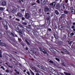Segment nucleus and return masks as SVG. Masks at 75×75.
Here are the masks:
<instances>
[{"label":"nucleus","instance_id":"1","mask_svg":"<svg viewBox=\"0 0 75 75\" xmlns=\"http://www.w3.org/2000/svg\"><path fill=\"white\" fill-rule=\"evenodd\" d=\"M18 28H16V31L19 33V35H21V34H23V33L25 31L24 27L21 25H18Z\"/></svg>","mask_w":75,"mask_h":75},{"label":"nucleus","instance_id":"2","mask_svg":"<svg viewBox=\"0 0 75 75\" xmlns=\"http://www.w3.org/2000/svg\"><path fill=\"white\" fill-rule=\"evenodd\" d=\"M61 52L63 54H69V52L67 50L65 49H62V51H61Z\"/></svg>","mask_w":75,"mask_h":75},{"label":"nucleus","instance_id":"3","mask_svg":"<svg viewBox=\"0 0 75 75\" xmlns=\"http://www.w3.org/2000/svg\"><path fill=\"white\" fill-rule=\"evenodd\" d=\"M7 40H8L9 42H10L11 44H14V41L11 39V38L9 37H7Z\"/></svg>","mask_w":75,"mask_h":75},{"label":"nucleus","instance_id":"4","mask_svg":"<svg viewBox=\"0 0 75 75\" xmlns=\"http://www.w3.org/2000/svg\"><path fill=\"white\" fill-rule=\"evenodd\" d=\"M7 40H8L9 42H10L11 44H14V41L11 39V38L9 37H7Z\"/></svg>","mask_w":75,"mask_h":75},{"label":"nucleus","instance_id":"5","mask_svg":"<svg viewBox=\"0 0 75 75\" xmlns=\"http://www.w3.org/2000/svg\"><path fill=\"white\" fill-rule=\"evenodd\" d=\"M55 43L57 44L58 45H61L62 43V42L61 40H56L55 41Z\"/></svg>","mask_w":75,"mask_h":75},{"label":"nucleus","instance_id":"6","mask_svg":"<svg viewBox=\"0 0 75 75\" xmlns=\"http://www.w3.org/2000/svg\"><path fill=\"white\" fill-rule=\"evenodd\" d=\"M56 33H54V38L55 39H58L59 36H58V32H56Z\"/></svg>","mask_w":75,"mask_h":75},{"label":"nucleus","instance_id":"7","mask_svg":"<svg viewBox=\"0 0 75 75\" xmlns=\"http://www.w3.org/2000/svg\"><path fill=\"white\" fill-rule=\"evenodd\" d=\"M25 17L26 19H28V18H30V16L29 13H25Z\"/></svg>","mask_w":75,"mask_h":75},{"label":"nucleus","instance_id":"8","mask_svg":"<svg viewBox=\"0 0 75 75\" xmlns=\"http://www.w3.org/2000/svg\"><path fill=\"white\" fill-rule=\"evenodd\" d=\"M72 25H71V28L72 29H73V30L74 31H75V22H73Z\"/></svg>","mask_w":75,"mask_h":75},{"label":"nucleus","instance_id":"9","mask_svg":"<svg viewBox=\"0 0 75 75\" xmlns=\"http://www.w3.org/2000/svg\"><path fill=\"white\" fill-rule=\"evenodd\" d=\"M55 2H53L50 4V6H52L53 7H54H54H55Z\"/></svg>","mask_w":75,"mask_h":75},{"label":"nucleus","instance_id":"10","mask_svg":"<svg viewBox=\"0 0 75 75\" xmlns=\"http://www.w3.org/2000/svg\"><path fill=\"white\" fill-rule=\"evenodd\" d=\"M61 6H62L63 8V9H65L66 8H67V6L64 4L62 3L61 4Z\"/></svg>","mask_w":75,"mask_h":75},{"label":"nucleus","instance_id":"11","mask_svg":"<svg viewBox=\"0 0 75 75\" xmlns=\"http://www.w3.org/2000/svg\"><path fill=\"white\" fill-rule=\"evenodd\" d=\"M36 67L39 68L40 69H42V70H45V68H44L42 67V66H40L39 65H36Z\"/></svg>","mask_w":75,"mask_h":75},{"label":"nucleus","instance_id":"12","mask_svg":"<svg viewBox=\"0 0 75 75\" xmlns=\"http://www.w3.org/2000/svg\"><path fill=\"white\" fill-rule=\"evenodd\" d=\"M50 50V51H51V52H52L53 54H54L55 55L57 54V52H56L53 49H52V48H49Z\"/></svg>","mask_w":75,"mask_h":75},{"label":"nucleus","instance_id":"13","mask_svg":"<svg viewBox=\"0 0 75 75\" xmlns=\"http://www.w3.org/2000/svg\"><path fill=\"white\" fill-rule=\"evenodd\" d=\"M9 36L10 37H11V38H14V37H15L14 33H11V34H10Z\"/></svg>","mask_w":75,"mask_h":75},{"label":"nucleus","instance_id":"14","mask_svg":"<svg viewBox=\"0 0 75 75\" xmlns=\"http://www.w3.org/2000/svg\"><path fill=\"white\" fill-rule=\"evenodd\" d=\"M17 15L19 17H23V15H22V13H21L18 12L17 13Z\"/></svg>","mask_w":75,"mask_h":75},{"label":"nucleus","instance_id":"15","mask_svg":"<svg viewBox=\"0 0 75 75\" xmlns=\"http://www.w3.org/2000/svg\"><path fill=\"white\" fill-rule=\"evenodd\" d=\"M17 10V8H14L11 11V13H12L13 14H14V13H16V11Z\"/></svg>","mask_w":75,"mask_h":75},{"label":"nucleus","instance_id":"16","mask_svg":"<svg viewBox=\"0 0 75 75\" xmlns=\"http://www.w3.org/2000/svg\"><path fill=\"white\" fill-rule=\"evenodd\" d=\"M45 11H48L50 10V8L48 7H46L45 8Z\"/></svg>","mask_w":75,"mask_h":75},{"label":"nucleus","instance_id":"17","mask_svg":"<svg viewBox=\"0 0 75 75\" xmlns=\"http://www.w3.org/2000/svg\"><path fill=\"white\" fill-rule=\"evenodd\" d=\"M35 48H33V51H32L31 50H30V54H34V51H35Z\"/></svg>","mask_w":75,"mask_h":75},{"label":"nucleus","instance_id":"18","mask_svg":"<svg viewBox=\"0 0 75 75\" xmlns=\"http://www.w3.org/2000/svg\"><path fill=\"white\" fill-rule=\"evenodd\" d=\"M74 35V33L73 32H72L70 34L69 33L68 36L69 37H71L72 36H73V35Z\"/></svg>","mask_w":75,"mask_h":75},{"label":"nucleus","instance_id":"19","mask_svg":"<svg viewBox=\"0 0 75 75\" xmlns=\"http://www.w3.org/2000/svg\"><path fill=\"white\" fill-rule=\"evenodd\" d=\"M48 69L49 70H50V72H52L53 71H54V69H53L51 67H49Z\"/></svg>","mask_w":75,"mask_h":75},{"label":"nucleus","instance_id":"20","mask_svg":"<svg viewBox=\"0 0 75 75\" xmlns=\"http://www.w3.org/2000/svg\"><path fill=\"white\" fill-rule=\"evenodd\" d=\"M65 14H63L62 15V16H60L59 18L60 19H62L63 18L65 17Z\"/></svg>","mask_w":75,"mask_h":75},{"label":"nucleus","instance_id":"21","mask_svg":"<svg viewBox=\"0 0 75 75\" xmlns=\"http://www.w3.org/2000/svg\"><path fill=\"white\" fill-rule=\"evenodd\" d=\"M41 2L42 4H45V0H41Z\"/></svg>","mask_w":75,"mask_h":75},{"label":"nucleus","instance_id":"22","mask_svg":"<svg viewBox=\"0 0 75 75\" xmlns=\"http://www.w3.org/2000/svg\"><path fill=\"white\" fill-rule=\"evenodd\" d=\"M34 69L35 70V72H38V73H40V71H39L38 70H37L34 67Z\"/></svg>","mask_w":75,"mask_h":75},{"label":"nucleus","instance_id":"23","mask_svg":"<svg viewBox=\"0 0 75 75\" xmlns=\"http://www.w3.org/2000/svg\"><path fill=\"white\" fill-rule=\"evenodd\" d=\"M6 3H7L6 2L4 1L2 2L1 4L2 6H6Z\"/></svg>","mask_w":75,"mask_h":75},{"label":"nucleus","instance_id":"24","mask_svg":"<svg viewBox=\"0 0 75 75\" xmlns=\"http://www.w3.org/2000/svg\"><path fill=\"white\" fill-rule=\"evenodd\" d=\"M55 8L57 9L59 8V5L58 4H56L55 6Z\"/></svg>","mask_w":75,"mask_h":75},{"label":"nucleus","instance_id":"25","mask_svg":"<svg viewBox=\"0 0 75 75\" xmlns=\"http://www.w3.org/2000/svg\"><path fill=\"white\" fill-rule=\"evenodd\" d=\"M59 28L60 30H62V28H63V26L62 25H60L59 27Z\"/></svg>","mask_w":75,"mask_h":75},{"label":"nucleus","instance_id":"26","mask_svg":"<svg viewBox=\"0 0 75 75\" xmlns=\"http://www.w3.org/2000/svg\"><path fill=\"white\" fill-rule=\"evenodd\" d=\"M64 74L66 75H71V74L70 73L68 72H64Z\"/></svg>","mask_w":75,"mask_h":75},{"label":"nucleus","instance_id":"27","mask_svg":"<svg viewBox=\"0 0 75 75\" xmlns=\"http://www.w3.org/2000/svg\"><path fill=\"white\" fill-rule=\"evenodd\" d=\"M3 24H4V26L6 25H7V23L6 22V21H4L3 22Z\"/></svg>","mask_w":75,"mask_h":75},{"label":"nucleus","instance_id":"28","mask_svg":"<svg viewBox=\"0 0 75 75\" xmlns=\"http://www.w3.org/2000/svg\"><path fill=\"white\" fill-rule=\"evenodd\" d=\"M25 41H26V42L27 43V44L28 45H30V43L27 41V40L26 39H25Z\"/></svg>","mask_w":75,"mask_h":75},{"label":"nucleus","instance_id":"29","mask_svg":"<svg viewBox=\"0 0 75 75\" xmlns=\"http://www.w3.org/2000/svg\"><path fill=\"white\" fill-rule=\"evenodd\" d=\"M55 13L56 14V15H59V12H58V11L57 10H55Z\"/></svg>","mask_w":75,"mask_h":75},{"label":"nucleus","instance_id":"30","mask_svg":"<svg viewBox=\"0 0 75 75\" xmlns=\"http://www.w3.org/2000/svg\"><path fill=\"white\" fill-rule=\"evenodd\" d=\"M64 13L65 14H68V13H69V12H68V11H64Z\"/></svg>","mask_w":75,"mask_h":75},{"label":"nucleus","instance_id":"31","mask_svg":"<svg viewBox=\"0 0 75 75\" xmlns=\"http://www.w3.org/2000/svg\"><path fill=\"white\" fill-rule=\"evenodd\" d=\"M20 44L23 47H24V42L23 41H22V42H21Z\"/></svg>","mask_w":75,"mask_h":75},{"label":"nucleus","instance_id":"32","mask_svg":"<svg viewBox=\"0 0 75 75\" xmlns=\"http://www.w3.org/2000/svg\"><path fill=\"white\" fill-rule=\"evenodd\" d=\"M42 51H43V53H44V54H47V51L45 50L44 49L42 50Z\"/></svg>","mask_w":75,"mask_h":75},{"label":"nucleus","instance_id":"33","mask_svg":"<svg viewBox=\"0 0 75 75\" xmlns=\"http://www.w3.org/2000/svg\"><path fill=\"white\" fill-rule=\"evenodd\" d=\"M66 38H67V35H64L63 38V40H65Z\"/></svg>","mask_w":75,"mask_h":75},{"label":"nucleus","instance_id":"34","mask_svg":"<svg viewBox=\"0 0 75 75\" xmlns=\"http://www.w3.org/2000/svg\"><path fill=\"white\" fill-rule=\"evenodd\" d=\"M71 13L72 14H74L75 13V10L73 9L71 10Z\"/></svg>","mask_w":75,"mask_h":75},{"label":"nucleus","instance_id":"35","mask_svg":"<svg viewBox=\"0 0 75 75\" xmlns=\"http://www.w3.org/2000/svg\"><path fill=\"white\" fill-rule=\"evenodd\" d=\"M29 71H30V72L31 73V74H32V75H34V72H33L32 71H31V69H30Z\"/></svg>","mask_w":75,"mask_h":75},{"label":"nucleus","instance_id":"36","mask_svg":"<svg viewBox=\"0 0 75 75\" xmlns=\"http://www.w3.org/2000/svg\"><path fill=\"white\" fill-rule=\"evenodd\" d=\"M1 45H2V46H6V44H5V43H1Z\"/></svg>","mask_w":75,"mask_h":75},{"label":"nucleus","instance_id":"37","mask_svg":"<svg viewBox=\"0 0 75 75\" xmlns=\"http://www.w3.org/2000/svg\"><path fill=\"white\" fill-rule=\"evenodd\" d=\"M22 24H23V25H27V23L25 22H22Z\"/></svg>","mask_w":75,"mask_h":75},{"label":"nucleus","instance_id":"38","mask_svg":"<svg viewBox=\"0 0 75 75\" xmlns=\"http://www.w3.org/2000/svg\"><path fill=\"white\" fill-rule=\"evenodd\" d=\"M4 28H5L6 30H8V27H7V25H5V26H4Z\"/></svg>","mask_w":75,"mask_h":75},{"label":"nucleus","instance_id":"39","mask_svg":"<svg viewBox=\"0 0 75 75\" xmlns=\"http://www.w3.org/2000/svg\"><path fill=\"white\" fill-rule=\"evenodd\" d=\"M18 40L19 42H21L22 41V40H21V39L19 38H18Z\"/></svg>","mask_w":75,"mask_h":75},{"label":"nucleus","instance_id":"40","mask_svg":"<svg viewBox=\"0 0 75 75\" xmlns=\"http://www.w3.org/2000/svg\"><path fill=\"white\" fill-rule=\"evenodd\" d=\"M67 30L68 31H69L71 30V28H70V27H67Z\"/></svg>","mask_w":75,"mask_h":75},{"label":"nucleus","instance_id":"41","mask_svg":"<svg viewBox=\"0 0 75 75\" xmlns=\"http://www.w3.org/2000/svg\"><path fill=\"white\" fill-rule=\"evenodd\" d=\"M54 29L55 30H58V28H57V25H55L54 26Z\"/></svg>","mask_w":75,"mask_h":75},{"label":"nucleus","instance_id":"42","mask_svg":"<svg viewBox=\"0 0 75 75\" xmlns=\"http://www.w3.org/2000/svg\"><path fill=\"white\" fill-rule=\"evenodd\" d=\"M47 23L48 24V25H50V21H47Z\"/></svg>","mask_w":75,"mask_h":75},{"label":"nucleus","instance_id":"43","mask_svg":"<svg viewBox=\"0 0 75 75\" xmlns=\"http://www.w3.org/2000/svg\"><path fill=\"white\" fill-rule=\"evenodd\" d=\"M49 62H50L51 64H54V62L51 60L49 61Z\"/></svg>","mask_w":75,"mask_h":75},{"label":"nucleus","instance_id":"44","mask_svg":"<svg viewBox=\"0 0 75 75\" xmlns=\"http://www.w3.org/2000/svg\"><path fill=\"white\" fill-rule=\"evenodd\" d=\"M55 59L57 61H58L59 62H60V60H59V59H58L57 57L55 58Z\"/></svg>","mask_w":75,"mask_h":75},{"label":"nucleus","instance_id":"45","mask_svg":"<svg viewBox=\"0 0 75 75\" xmlns=\"http://www.w3.org/2000/svg\"><path fill=\"white\" fill-rule=\"evenodd\" d=\"M15 20H16V21H20V19L17 18H16Z\"/></svg>","mask_w":75,"mask_h":75},{"label":"nucleus","instance_id":"46","mask_svg":"<svg viewBox=\"0 0 75 75\" xmlns=\"http://www.w3.org/2000/svg\"><path fill=\"white\" fill-rule=\"evenodd\" d=\"M4 10V8L3 7H0V10L1 11H3Z\"/></svg>","mask_w":75,"mask_h":75},{"label":"nucleus","instance_id":"47","mask_svg":"<svg viewBox=\"0 0 75 75\" xmlns=\"http://www.w3.org/2000/svg\"><path fill=\"white\" fill-rule=\"evenodd\" d=\"M1 69H2L3 70H5V69L4 68V67L3 66H1Z\"/></svg>","mask_w":75,"mask_h":75},{"label":"nucleus","instance_id":"48","mask_svg":"<svg viewBox=\"0 0 75 75\" xmlns=\"http://www.w3.org/2000/svg\"><path fill=\"white\" fill-rule=\"evenodd\" d=\"M46 19L47 20V21H50V18L49 17L47 18Z\"/></svg>","mask_w":75,"mask_h":75},{"label":"nucleus","instance_id":"49","mask_svg":"<svg viewBox=\"0 0 75 75\" xmlns=\"http://www.w3.org/2000/svg\"><path fill=\"white\" fill-rule=\"evenodd\" d=\"M35 4H36V3H32L31 4V6H34V5H35Z\"/></svg>","mask_w":75,"mask_h":75},{"label":"nucleus","instance_id":"50","mask_svg":"<svg viewBox=\"0 0 75 75\" xmlns=\"http://www.w3.org/2000/svg\"><path fill=\"white\" fill-rule=\"evenodd\" d=\"M2 36H3L2 34H1V33H0V38H1L2 37Z\"/></svg>","mask_w":75,"mask_h":75},{"label":"nucleus","instance_id":"51","mask_svg":"<svg viewBox=\"0 0 75 75\" xmlns=\"http://www.w3.org/2000/svg\"><path fill=\"white\" fill-rule=\"evenodd\" d=\"M72 41H71L69 43V44L70 46H71V44H72Z\"/></svg>","mask_w":75,"mask_h":75},{"label":"nucleus","instance_id":"52","mask_svg":"<svg viewBox=\"0 0 75 75\" xmlns=\"http://www.w3.org/2000/svg\"><path fill=\"white\" fill-rule=\"evenodd\" d=\"M62 65H63V66H64V67H66V65H65V64H64V63L63 62L62 64Z\"/></svg>","mask_w":75,"mask_h":75},{"label":"nucleus","instance_id":"53","mask_svg":"<svg viewBox=\"0 0 75 75\" xmlns=\"http://www.w3.org/2000/svg\"><path fill=\"white\" fill-rule=\"evenodd\" d=\"M64 1H65V3H68V0H65Z\"/></svg>","mask_w":75,"mask_h":75},{"label":"nucleus","instance_id":"54","mask_svg":"<svg viewBox=\"0 0 75 75\" xmlns=\"http://www.w3.org/2000/svg\"><path fill=\"white\" fill-rule=\"evenodd\" d=\"M14 43H13V44H18V43L17 42L15 41H14Z\"/></svg>","mask_w":75,"mask_h":75},{"label":"nucleus","instance_id":"55","mask_svg":"<svg viewBox=\"0 0 75 75\" xmlns=\"http://www.w3.org/2000/svg\"><path fill=\"white\" fill-rule=\"evenodd\" d=\"M18 3H19V4H21V0H19L18 1Z\"/></svg>","mask_w":75,"mask_h":75},{"label":"nucleus","instance_id":"56","mask_svg":"<svg viewBox=\"0 0 75 75\" xmlns=\"http://www.w3.org/2000/svg\"><path fill=\"white\" fill-rule=\"evenodd\" d=\"M21 11H22V12L25 11V9H21Z\"/></svg>","mask_w":75,"mask_h":75},{"label":"nucleus","instance_id":"57","mask_svg":"<svg viewBox=\"0 0 75 75\" xmlns=\"http://www.w3.org/2000/svg\"><path fill=\"white\" fill-rule=\"evenodd\" d=\"M37 2L39 4H40V1L39 0H37Z\"/></svg>","mask_w":75,"mask_h":75},{"label":"nucleus","instance_id":"58","mask_svg":"<svg viewBox=\"0 0 75 75\" xmlns=\"http://www.w3.org/2000/svg\"><path fill=\"white\" fill-rule=\"evenodd\" d=\"M48 30L49 31H52V30H51V29H50V28H48Z\"/></svg>","mask_w":75,"mask_h":75},{"label":"nucleus","instance_id":"59","mask_svg":"<svg viewBox=\"0 0 75 75\" xmlns=\"http://www.w3.org/2000/svg\"><path fill=\"white\" fill-rule=\"evenodd\" d=\"M22 20H25V18L24 17H22Z\"/></svg>","mask_w":75,"mask_h":75},{"label":"nucleus","instance_id":"60","mask_svg":"<svg viewBox=\"0 0 75 75\" xmlns=\"http://www.w3.org/2000/svg\"><path fill=\"white\" fill-rule=\"evenodd\" d=\"M70 9L71 10H74L73 9V7H71L70 8Z\"/></svg>","mask_w":75,"mask_h":75},{"label":"nucleus","instance_id":"61","mask_svg":"<svg viewBox=\"0 0 75 75\" xmlns=\"http://www.w3.org/2000/svg\"><path fill=\"white\" fill-rule=\"evenodd\" d=\"M27 73L28 75H30V72H28V71H27Z\"/></svg>","mask_w":75,"mask_h":75},{"label":"nucleus","instance_id":"62","mask_svg":"<svg viewBox=\"0 0 75 75\" xmlns=\"http://www.w3.org/2000/svg\"><path fill=\"white\" fill-rule=\"evenodd\" d=\"M6 72H7V73H8V72H9V71H8V70H6Z\"/></svg>","mask_w":75,"mask_h":75},{"label":"nucleus","instance_id":"63","mask_svg":"<svg viewBox=\"0 0 75 75\" xmlns=\"http://www.w3.org/2000/svg\"><path fill=\"white\" fill-rule=\"evenodd\" d=\"M8 67H10V68H13V66H8Z\"/></svg>","mask_w":75,"mask_h":75},{"label":"nucleus","instance_id":"64","mask_svg":"<svg viewBox=\"0 0 75 75\" xmlns=\"http://www.w3.org/2000/svg\"><path fill=\"white\" fill-rule=\"evenodd\" d=\"M35 75H40V74L38 73H36Z\"/></svg>","mask_w":75,"mask_h":75}]
</instances>
